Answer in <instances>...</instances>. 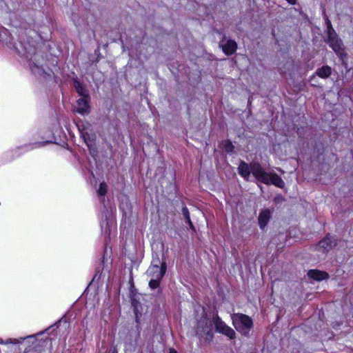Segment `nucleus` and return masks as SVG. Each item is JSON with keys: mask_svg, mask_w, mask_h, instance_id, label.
Wrapping results in <instances>:
<instances>
[{"mask_svg": "<svg viewBox=\"0 0 353 353\" xmlns=\"http://www.w3.org/2000/svg\"><path fill=\"white\" fill-rule=\"evenodd\" d=\"M239 174L245 180H248L250 173L260 182L265 184H272L279 188H283L285 183L282 179L274 172H267L257 163L250 165L241 162L238 168Z\"/></svg>", "mask_w": 353, "mask_h": 353, "instance_id": "1", "label": "nucleus"}, {"mask_svg": "<svg viewBox=\"0 0 353 353\" xmlns=\"http://www.w3.org/2000/svg\"><path fill=\"white\" fill-rule=\"evenodd\" d=\"M196 334L201 343H210L214 337L212 321L203 316L197 323Z\"/></svg>", "mask_w": 353, "mask_h": 353, "instance_id": "2", "label": "nucleus"}, {"mask_svg": "<svg viewBox=\"0 0 353 353\" xmlns=\"http://www.w3.org/2000/svg\"><path fill=\"white\" fill-rule=\"evenodd\" d=\"M166 271V263L162 262L161 265L152 264L148 269L146 274L150 279L149 286L151 289H156L163 277Z\"/></svg>", "mask_w": 353, "mask_h": 353, "instance_id": "3", "label": "nucleus"}, {"mask_svg": "<svg viewBox=\"0 0 353 353\" xmlns=\"http://www.w3.org/2000/svg\"><path fill=\"white\" fill-rule=\"evenodd\" d=\"M235 329L244 336H248L253 323L250 317L243 314H234L232 316Z\"/></svg>", "mask_w": 353, "mask_h": 353, "instance_id": "4", "label": "nucleus"}, {"mask_svg": "<svg viewBox=\"0 0 353 353\" xmlns=\"http://www.w3.org/2000/svg\"><path fill=\"white\" fill-rule=\"evenodd\" d=\"M327 42L330 46L338 54H341L343 50V44L341 41L338 38L336 32L332 29L331 26V22L330 21H327Z\"/></svg>", "mask_w": 353, "mask_h": 353, "instance_id": "5", "label": "nucleus"}, {"mask_svg": "<svg viewBox=\"0 0 353 353\" xmlns=\"http://www.w3.org/2000/svg\"><path fill=\"white\" fill-rule=\"evenodd\" d=\"M216 331L219 333L225 335L229 339H232L235 338L236 333L233 329L228 326L219 317H216L213 320Z\"/></svg>", "mask_w": 353, "mask_h": 353, "instance_id": "6", "label": "nucleus"}, {"mask_svg": "<svg viewBox=\"0 0 353 353\" xmlns=\"http://www.w3.org/2000/svg\"><path fill=\"white\" fill-rule=\"evenodd\" d=\"M77 112L81 114L89 113V105L88 97H81L77 101Z\"/></svg>", "mask_w": 353, "mask_h": 353, "instance_id": "7", "label": "nucleus"}, {"mask_svg": "<svg viewBox=\"0 0 353 353\" xmlns=\"http://www.w3.org/2000/svg\"><path fill=\"white\" fill-rule=\"evenodd\" d=\"M271 217V212L268 209L262 210L259 215V225L261 229H264Z\"/></svg>", "mask_w": 353, "mask_h": 353, "instance_id": "8", "label": "nucleus"}, {"mask_svg": "<svg viewBox=\"0 0 353 353\" xmlns=\"http://www.w3.org/2000/svg\"><path fill=\"white\" fill-rule=\"evenodd\" d=\"M223 51L228 55L232 54L236 50L237 44L234 40H228L226 43H222Z\"/></svg>", "mask_w": 353, "mask_h": 353, "instance_id": "9", "label": "nucleus"}, {"mask_svg": "<svg viewBox=\"0 0 353 353\" xmlns=\"http://www.w3.org/2000/svg\"><path fill=\"white\" fill-rule=\"evenodd\" d=\"M307 275L310 278L317 281H321L327 279L328 277V275L326 272L317 270H310L307 273Z\"/></svg>", "mask_w": 353, "mask_h": 353, "instance_id": "10", "label": "nucleus"}, {"mask_svg": "<svg viewBox=\"0 0 353 353\" xmlns=\"http://www.w3.org/2000/svg\"><path fill=\"white\" fill-rule=\"evenodd\" d=\"M332 241L330 237H326L316 245V250L325 252L331 248Z\"/></svg>", "mask_w": 353, "mask_h": 353, "instance_id": "11", "label": "nucleus"}, {"mask_svg": "<svg viewBox=\"0 0 353 353\" xmlns=\"http://www.w3.org/2000/svg\"><path fill=\"white\" fill-rule=\"evenodd\" d=\"M316 74L321 78H327L331 74V68L328 66H323L316 70Z\"/></svg>", "mask_w": 353, "mask_h": 353, "instance_id": "12", "label": "nucleus"}, {"mask_svg": "<svg viewBox=\"0 0 353 353\" xmlns=\"http://www.w3.org/2000/svg\"><path fill=\"white\" fill-rule=\"evenodd\" d=\"M74 86L78 92V94L81 97H88V92L86 89L83 87V85L77 81H74Z\"/></svg>", "mask_w": 353, "mask_h": 353, "instance_id": "13", "label": "nucleus"}, {"mask_svg": "<svg viewBox=\"0 0 353 353\" xmlns=\"http://www.w3.org/2000/svg\"><path fill=\"white\" fill-rule=\"evenodd\" d=\"M183 214L185 217V219H186L187 222L188 223V224L190 225V228L193 229L194 226H193L192 223L191 222V220L190 218V214L186 208H183Z\"/></svg>", "mask_w": 353, "mask_h": 353, "instance_id": "14", "label": "nucleus"}, {"mask_svg": "<svg viewBox=\"0 0 353 353\" xmlns=\"http://www.w3.org/2000/svg\"><path fill=\"white\" fill-rule=\"evenodd\" d=\"M107 192V185L104 183H101L99 185V188L98 190V194L99 195L103 196Z\"/></svg>", "mask_w": 353, "mask_h": 353, "instance_id": "15", "label": "nucleus"}, {"mask_svg": "<svg viewBox=\"0 0 353 353\" xmlns=\"http://www.w3.org/2000/svg\"><path fill=\"white\" fill-rule=\"evenodd\" d=\"M25 339L24 338H21L20 339H9L8 340H6L5 342H4V344H17V343H21V341L24 340Z\"/></svg>", "mask_w": 353, "mask_h": 353, "instance_id": "16", "label": "nucleus"}, {"mask_svg": "<svg viewBox=\"0 0 353 353\" xmlns=\"http://www.w3.org/2000/svg\"><path fill=\"white\" fill-rule=\"evenodd\" d=\"M226 152H231L232 150V145L230 142H226L224 145Z\"/></svg>", "mask_w": 353, "mask_h": 353, "instance_id": "17", "label": "nucleus"}, {"mask_svg": "<svg viewBox=\"0 0 353 353\" xmlns=\"http://www.w3.org/2000/svg\"><path fill=\"white\" fill-rule=\"evenodd\" d=\"M110 353H118L117 347H112L110 349Z\"/></svg>", "mask_w": 353, "mask_h": 353, "instance_id": "18", "label": "nucleus"}, {"mask_svg": "<svg viewBox=\"0 0 353 353\" xmlns=\"http://www.w3.org/2000/svg\"><path fill=\"white\" fill-rule=\"evenodd\" d=\"M289 3L294 5L296 3V0H286Z\"/></svg>", "mask_w": 353, "mask_h": 353, "instance_id": "19", "label": "nucleus"}, {"mask_svg": "<svg viewBox=\"0 0 353 353\" xmlns=\"http://www.w3.org/2000/svg\"><path fill=\"white\" fill-rule=\"evenodd\" d=\"M83 138H84V139H85V135L83 134ZM85 142L86 143V144H87V145H88V147H90V146H91L92 143H90V142H88L86 139H85Z\"/></svg>", "mask_w": 353, "mask_h": 353, "instance_id": "20", "label": "nucleus"}, {"mask_svg": "<svg viewBox=\"0 0 353 353\" xmlns=\"http://www.w3.org/2000/svg\"><path fill=\"white\" fill-rule=\"evenodd\" d=\"M170 353H177L176 351L174 349H170Z\"/></svg>", "mask_w": 353, "mask_h": 353, "instance_id": "21", "label": "nucleus"}, {"mask_svg": "<svg viewBox=\"0 0 353 353\" xmlns=\"http://www.w3.org/2000/svg\"><path fill=\"white\" fill-rule=\"evenodd\" d=\"M0 344H4V342L1 339H0Z\"/></svg>", "mask_w": 353, "mask_h": 353, "instance_id": "22", "label": "nucleus"}]
</instances>
